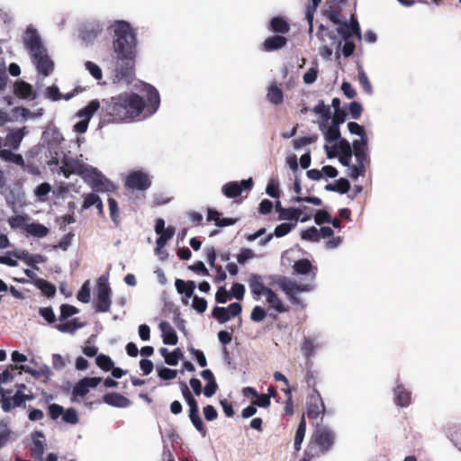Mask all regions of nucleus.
Returning a JSON list of instances; mask_svg holds the SVG:
<instances>
[{"mask_svg": "<svg viewBox=\"0 0 461 461\" xmlns=\"http://www.w3.org/2000/svg\"><path fill=\"white\" fill-rule=\"evenodd\" d=\"M99 108L100 102L98 100H92L86 107L79 110L76 116L80 121L74 125V131L77 133L86 132L91 118Z\"/></svg>", "mask_w": 461, "mask_h": 461, "instance_id": "nucleus-11", "label": "nucleus"}, {"mask_svg": "<svg viewBox=\"0 0 461 461\" xmlns=\"http://www.w3.org/2000/svg\"><path fill=\"white\" fill-rule=\"evenodd\" d=\"M336 435L333 430L326 427L318 428L312 436L310 450L316 455H324L333 447Z\"/></svg>", "mask_w": 461, "mask_h": 461, "instance_id": "nucleus-7", "label": "nucleus"}, {"mask_svg": "<svg viewBox=\"0 0 461 461\" xmlns=\"http://www.w3.org/2000/svg\"><path fill=\"white\" fill-rule=\"evenodd\" d=\"M263 296L265 297L269 309H273L276 312H284L286 311L281 299L271 289L267 291L266 294Z\"/></svg>", "mask_w": 461, "mask_h": 461, "instance_id": "nucleus-24", "label": "nucleus"}, {"mask_svg": "<svg viewBox=\"0 0 461 461\" xmlns=\"http://www.w3.org/2000/svg\"><path fill=\"white\" fill-rule=\"evenodd\" d=\"M38 70L44 76H48L53 69V63L47 55L46 50L38 56H32Z\"/></svg>", "mask_w": 461, "mask_h": 461, "instance_id": "nucleus-19", "label": "nucleus"}, {"mask_svg": "<svg viewBox=\"0 0 461 461\" xmlns=\"http://www.w3.org/2000/svg\"><path fill=\"white\" fill-rule=\"evenodd\" d=\"M116 62L113 74V83L130 84L135 77L137 50H113Z\"/></svg>", "mask_w": 461, "mask_h": 461, "instance_id": "nucleus-5", "label": "nucleus"}, {"mask_svg": "<svg viewBox=\"0 0 461 461\" xmlns=\"http://www.w3.org/2000/svg\"><path fill=\"white\" fill-rule=\"evenodd\" d=\"M267 98L271 103L279 104L283 101V92L276 85H271L268 88Z\"/></svg>", "mask_w": 461, "mask_h": 461, "instance_id": "nucleus-42", "label": "nucleus"}, {"mask_svg": "<svg viewBox=\"0 0 461 461\" xmlns=\"http://www.w3.org/2000/svg\"><path fill=\"white\" fill-rule=\"evenodd\" d=\"M104 400L107 404L119 408H125L131 404V402L126 397L118 393L106 394Z\"/></svg>", "mask_w": 461, "mask_h": 461, "instance_id": "nucleus-30", "label": "nucleus"}, {"mask_svg": "<svg viewBox=\"0 0 461 461\" xmlns=\"http://www.w3.org/2000/svg\"><path fill=\"white\" fill-rule=\"evenodd\" d=\"M192 307L199 313H203L207 308V302L205 299L194 296L193 299Z\"/></svg>", "mask_w": 461, "mask_h": 461, "instance_id": "nucleus-60", "label": "nucleus"}, {"mask_svg": "<svg viewBox=\"0 0 461 461\" xmlns=\"http://www.w3.org/2000/svg\"><path fill=\"white\" fill-rule=\"evenodd\" d=\"M25 231L28 236H32L35 238H43L49 234V229L38 222L28 223L25 226Z\"/></svg>", "mask_w": 461, "mask_h": 461, "instance_id": "nucleus-29", "label": "nucleus"}, {"mask_svg": "<svg viewBox=\"0 0 461 461\" xmlns=\"http://www.w3.org/2000/svg\"><path fill=\"white\" fill-rule=\"evenodd\" d=\"M0 158L8 162H12L15 165H19L22 167L24 166V160L23 157L19 154H14L8 149L0 150Z\"/></svg>", "mask_w": 461, "mask_h": 461, "instance_id": "nucleus-38", "label": "nucleus"}, {"mask_svg": "<svg viewBox=\"0 0 461 461\" xmlns=\"http://www.w3.org/2000/svg\"><path fill=\"white\" fill-rule=\"evenodd\" d=\"M324 412V404L320 397H312L307 407V414L312 419H317Z\"/></svg>", "mask_w": 461, "mask_h": 461, "instance_id": "nucleus-26", "label": "nucleus"}, {"mask_svg": "<svg viewBox=\"0 0 461 461\" xmlns=\"http://www.w3.org/2000/svg\"><path fill=\"white\" fill-rule=\"evenodd\" d=\"M159 330L162 334L163 342L167 345H176L178 341L177 335L174 328L167 321L159 323Z\"/></svg>", "mask_w": 461, "mask_h": 461, "instance_id": "nucleus-21", "label": "nucleus"}, {"mask_svg": "<svg viewBox=\"0 0 461 461\" xmlns=\"http://www.w3.org/2000/svg\"><path fill=\"white\" fill-rule=\"evenodd\" d=\"M113 33V50H137L136 33L125 21H115L110 25Z\"/></svg>", "mask_w": 461, "mask_h": 461, "instance_id": "nucleus-6", "label": "nucleus"}, {"mask_svg": "<svg viewBox=\"0 0 461 461\" xmlns=\"http://www.w3.org/2000/svg\"><path fill=\"white\" fill-rule=\"evenodd\" d=\"M11 369L12 370H18L19 374H21L22 372L30 374L31 375H32L35 378L41 377V375L44 373L43 369L35 370V369L31 368L28 366H23V365H22V366H11Z\"/></svg>", "mask_w": 461, "mask_h": 461, "instance_id": "nucleus-52", "label": "nucleus"}, {"mask_svg": "<svg viewBox=\"0 0 461 461\" xmlns=\"http://www.w3.org/2000/svg\"><path fill=\"white\" fill-rule=\"evenodd\" d=\"M100 31L99 28L95 27L86 28V30L81 32V37L85 41H90L99 34Z\"/></svg>", "mask_w": 461, "mask_h": 461, "instance_id": "nucleus-59", "label": "nucleus"}, {"mask_svg": "<svg viewBox=\"0 0 461 461\" xmlns=\"http://www.w3.org/2000/svg\"><path fill=\"white\" fill-rule=\"evenodd\" d=\"M32 443H33V447H32L33 455L36 457H41L42 455L44 454L45 446H46L45 437H44L43 433L41 431H34L32 434Z\"/></svg>", "mask_w": 461, "mask_h": 461, "instance_id": "nucleus-25", "label": "nucleus"}, {"mask_svg": "<svg viewBox=\"0 0 461 461\" xmlns=\"http://www.w3.org/2000/svg\"><path fill=\"white\" fill-rule=\"evenodd\" d=\"M357 78H358L359 84H360L361 87L363 88V90L367 95H372V93H373L372 85L368 79V77L366 76V74L365 73V71L361 66L357 67Z\"/></svg>", "mask_w": 461, "mask_h": 461, "instance_id": "nucleus-40", "label": "nucleus"}, {"mask_svg": "<svg viewBox=\"0 0 461 461\" xmlns=\"http://www.w3.org/2000/svg\"><path fill=\"white\" fill-rule=\"evenodd\" d=\"M255 399L252 401L254 405L258 407L267 408L270 405V399L267 394H258L254 397Z\"/></svg>", "mask_w": 461, "mask_h": 461, "instance_id": "nucleus-63", "label": "nucleus"}, {"mask_svg": "<svg viewBox=\"0 0 461 461\" xmlns=\"http://www.w3.org/2000/svg\"><path fill=\"white\" fill-rule=\"evenodd\" d=\"M77 313V309L72 305L63 304L60 307L59 321H65L68 317Z\"/></svg>", "mask_w": 461, "mask_h": 461, "instance_id": "nucleus-54", "label": "nucleus"}, {"mask_svg": "<svg viewBox=\"0 0 461 461\" xmlns=\"http://www.w3.org/2000/svg\"><path fill=\"white\" fill-rule=\"evenodd\" d=\"M35 399V395L25 384H16V392L14 396L9 397L4 403V411L8 412L16 407L23 405L25 402Z\"/></svg>", "mask_w": 461, "mask_h": 461, "instance_id": "nucleus-9", "label": "nucleus"}, {"mask_svg": "<svg viewBox=\"0 0 461 461\" xmlns=\"http://www.w3.org/2000/svg\"><path fill=\"white\" fill-rule=\"evenodd\" d=\"M95 205L99 212H103V203L99 196L95 194H88L85 196L83 208L88 209L91 206Z\"/></svg>", "mask_w": 461, "mask_h": 461, "instance_id": "nucleus-39", "label": "nucleus"}, {"mask_svg": "<svg viewBox=\"0 0 461 461\" xmlns=\"http://www.w3.org/2000/svg\"><path fill=\"white\" fill-rule=\"evenodd\" d=\"M295 228V223H281L275 229L274 235L276 238H282ZM273 238V234H268L266 238L260 240L259 245L266 246Z\"/></svg>", "mask_w": 461, "mask_h": 461, "instance_id": "nucleus-22", "label": "nucleus"}, {"mask_svg": "<svg viewBox=\"0 0 461 461\" xmlns=\"http://www.w3.org/2000/svg\"><path fill=\"white\" fill-rule=\"evenodd\" d=\"M111 293L108 278L105 276L99 277L96 288V308L99 312H106L109 311L112 303Z\"/></svg>", "mask_w": 461, "mask_h": 461, "instance_id": "nucleus-10", "label": "nucleus"}, {"mask_svg": "<svg viewBox=\"0 0 461 461\" xmlns=\"http://www.w3.org/2000/svg\"><path fill=\"white\" fill-rule=\"evenodd\" d=\"M101 382L100 377H86L80 380L73 389L75 396H85L91 388L96 387Z\"/></svg>", "mask_w": 461, "mask_h": 461, "instance_id": "nucleus-17", "label": "nucleus"}, {"mask_svg": "<svg viewBox=\"0 0 461 461\" xmlns=\"http://www.w3.org/2000/svg\"><path fill=\"white\" fill-rule=\"evenodd\" d=\"M175 233V229L173 227H167V230L158 234V239L157 240V246L155 249V253L158 256L161 260H164L167 258V255L163 252V248L166 246L167 242L172 239Z\"/></svg>", "mask_w": 461, "mask_h": 461, "instance_id": "nucleus-18", "label": "nucleus"}, {"mask_svg": "<svg viewBox=\"0 0 461 461\" xmlns=\"http://www.w3.org/2000/svg\"><path fill=\"white\" fill-rule=\"evenodd\" d=\"M220 216H221L220 213L214 210L208 211V220L215 221V224L218 227L230 226L235 222V221L232 219H230V218L221 219Z\"/></svg>", "mask_w": 461, "mask_h": 461, "instance_id": "nucleus-37", "label": "nucleus"}, {"mask_svg": "<svg viewBox=\"0 0 461 461\" xmlns=\"http://www.w3.org/2000/svg\"><path fill=\"white\" fill-rule=\"evenodd\" d=\"M175 286L179 294H184L186 298H191L194 294L195 283L194 281L185 282L184 280L176 279Z\"/></svg>", "mask_w": 461, "mask_h": 461, "instance_id": "nucleus-31", "label": "nucleus"}, {"mask_svg": "<svg viewBox=\"0 0 461 461\" xmlns=\"http://www.w3.org/2000/svg\"><path fill=\"white\" fill-rule=\"evenodd\" d=\"M90 282L86 281L77 294V299L82 303H87L90 301Z\"/></svg>", "mask_w": 461, "mask_h": 461, "instance_id": "nucleus-51", "label": "nucleus"}, {"mask_svg": "<svg viewBox=\"0 0 461 461\" xmlns=\"http://www.w3.org/2000/svg\"><path fill=\"white\" fill-rule=\"evenodd\" d=\"M393 402L396 406L405 408L411 403V392L402 382L396 381L393 387Z\"/></svg>", "mask_w": 461, "mask_h": 461, "instance_id": "nucleus-14", "label": "nucleus"}, {"mask_svg": "<svg viewBox=\"0 0 461 461\" xmlns=\"http://www.w3.org/2000/svg\"><path fill=\"white\" fill-rule=\"evenodd\" d=\"M0 264H4L9 267H17V258L14 256V250L6 252L4 256H0Z\"/></svg>", "mask_w": 461, "mask_h": 461, "instance_id": "nucleus-57", "label": "nucleus"}, {"mask_svg": "<svg viewBox=\"0 0 461 461\" xmlns=\"http://www.w3.org/2000/svg\"><path fill=\"white\" fill-rule=\"evenodd\" d=\"M313 112L320 116L318 121L320 131L322 132L326 144L324 149L329 158L339 157V162L348 167V176L357 179L365 173L367 163L366 146L367 138L364 128L357 122L348 123V129L352 134L360 136V140L353 142V146L347 140L339 139V123L330 117V109L323 102H319Z\"/></svg>", "mask_w": 461, "mask_h": 461, "instance_id": "nucleus-1", "label": "nucleus"}, {"mask_svg": "<svg viewBox=\"0 0 461 461\" xmlns=\"http://www.w3.org/2000/svg\"><path fill=\"white\" fill-rule=\"evenodd\" d=\"M96 365L104 371H108L113 367L112 359L105 355H99L96 357Z\"/></svg>", "mask_w": 461, "mask_h": 461, "instance_id": "nucleus-56", "label": "nucleus"}, {"mask_svg": "<svg viewBox=\"0 0 461 461\" xmlns=\"http://www.w3.org/2000/svg\"><path fill=\"white\" fill-rule=\"evenodd\" d=\"M253 185L252 178L242 180L241 182H229L225 184L221 191L229 198L237 197L243 190H250Z\"/></svg>", "mask_w": 461, "mask_h": 461, "instance_id": "nucleus-15", "label": "nucleus"}, {"mask_svg": "<svg viewBox=\"0 0 461 461\" xmlns=\"http://www.w3.org/2000/svg\"><path fill=\"white\" fill-rule=\"evenodd\" d=\"M143 92L146 103L134 93H123L112 97L108 107L109 115L119 122L135 119L143 113L146 116L155 113L160 104L158 92L148 84H143Z\"/></svg>", "mask_w": 461, "mask_h": 461, "instance_id": "nucleus-2", "label": "nucleus"}, {"mask_svg": "<svg viewBox=\"0 0 461 461\" xmlns=\"http://www.w3.org/2000/svg\"><path fill=\"white\" fill-rule=\"evenodd\" d=\"M27 221V215H14L8 219V223L10 227L14 230L21 228H23L25 230V226L28 225Z\"/></svg>", "mask_w": 461, "mask_h": 461, "instance_id": "nucleus-45", "label": "nucleus"}, {"mask_svg": "<svg viewBox=\"0 0 461 461\" xmlns=\"http://www.w3.org/2000/svg\"><path fill=\"white\" fill-rule=\"evenodd\" d=\"M301 238L303 240L311 242H318L320 240L319 230L316 227H311L301 233Z\"/></svg>", "mask_w": 461, "mask_h": 461, "instance_id": "nucleus-46", "label": "nucleus"}, {"mask_svg": "<svg viewBox=\"0 0 461 461\" xmlns=\"http://www.w3.org/2000/svg\"><path fill=\"white\" fill-rule=\"evenodd\" d=\"M39 313L41 314V316L42 318L45 319V321L48 323H53L55 321V320H56L55 314L53 312V310L50 307L41 308L40 311H39Z\"/></svg>", "mask_w": 461, "mask_h": 461, "instance_id": "nucleus-64", "label": "nucleus"}, {"mask_svg": "<svg viewBox=\"0 0 461 461\" xmlns=\"http://www.w3.org/2000/svg\"><path fill=\"white\" fill-rule=\"evenodd\" d=\"M302 216V210L299 208H285L282 210V214H279L278 219L280 221H293L294 223H297Z\"/></svg>", "mask_w": 461, "mask_h": 461, "instance_id": "nucleus-32", "label": "nucleus"}, {"mask_svg": "<svg viewBox=\"0 0 461 461\" xmlns=\"http://www.w3.org/2000/svg\"><path fill=\"white\" fill-rule=\"evenodd\" d=\"M62 420L69 424H76L78 422L77 412L75 409L69 408L67 411H63Z\"/></svg>", "mask_w": 461, "mask_h": 461, "instance_id": "nucleus-53", "label": "nucleus"}, {"mask_svg": "<svg viewBox=\"0 0 461 461\" xmlns=\"http://www.w3.org/2000/svg\"><path fill=\"white\" fill-rule=\"evenodd\" d=\"M158 375L163 380H172L176 377V370H173L167 367L158 368Z\"/></svg>", "mask_w": 461, "mask_h": 461, "instance_id": "nucleus-58", "label": "nucleus"}, {"mask_svg": "<svg viewBox=\"0 0 461 461\" xmlns=\"http://www.w3.org/2000/svg\"><path fill=\"white\" fill-rule=\"evenodd\" d=\"M320 347L314 339H306L302 345V351L306 357H311Z\"/></svg>", "mask_w": 461, "mask_h": 461, "instance_id": "nucleus-47", "label": "nucleus"}, {"mask_svg": "<svg viewBox=\"0 0 461 461\" xmlns=\"http://www.w3.org/2000/svg\"><path fill=\"white\" fill-rule=\"evenodd\" d=\"M249 285L256 299L265 295L267 291L270 289L264 285L262 277L258 275H253L250 276L249 280Z\"/></svg>", "mask_w": 461, "mask_h": 461, "instance_id": "nucleus-20", "label": "nucleus"}, {"mask_svg": "<svg viewBox=\"0 0 461 461\" xmlns=\"http://www.w3.org/2000/svg\"><path fill=\"white\" fill-rule=\"evenodd\" d=\"M270 26L274 32L281 33H286L290 28L288 23L280 17L273 18Z\"/></svg>", "mask_w": 461, "mask_h": 461, "instance_id": "nucleus-43", "label": "nucleus"}, {"mask_svg": "<svg viewBox=\"0 0 461 461\" xmlns=\"http://www.w3.org/2000/svg\"><path fill=\"white\" fill-rule=\"evenodd\" d=\"M305 432H306V422H305L304 417L303 416V418L298 425V428L296 429L294 441V447L296 451H299L302 447V443L304 439Z\"/></svg>", "mask_w": 461, "mask_h": 461, "instance_id": "nucleus-35", "label": "nucleus"}, {"mask_svg": "<svg viewBox=\"0 0 461 461\" xmlns=\"http://www.w3.org/2000/svg\"><path fill=\"white\" fill-rule=\"evenodd\" d=\"M266 316L267 312L264 308L261 306H255L251 312L250 318L253 321L260 322L266 318Z\"/></svg>", "mask_w": 461, "mask_h": 461, "instance_id": "nucleus-61", "label": "nucleus"}, {"mask_svg": "<svg viewBox=\"0 0 461 461\" xmlns=\"http://www.w3.org/2000/svg\"><path fill=\"white\" fill-rule=\"evenodd\" d=\"M127 188L145 191L151 185L149 175L143 170H134L129 173L125 180Z\"/></svg>", "mask_w": 461, "mask_h": 461, "instance_id": "nucleus-12", "label": "nucleus"}, {"mask_svg": "<svg viewBox=\"0 0 461 461\" xmlns=\"http://www.w3.org/2000/svg\"><path fill=\"white\" fill-rule=\"evenodd\" d=\"M85 68L86 70L96 80H101L103 77V72L101 68L92 62V61H86L85 63Z\"/></svg>", "mask_w": 461, "mask_h": 461, "instance_id": "nucleus-48", "label": "nucleus"}, {"mask_svg": "<svg viewBox=\"0 0 461 461\" xmlns=\"http://www.w3.org/2000/svg\"><path fill=\"white\" fill-rule=\"evenodd\" d=\"M60 173L66 177H68L71 174H77L97 191H111L114 188L113 184L95 167L77 160L65 158L63 165L60 167Z\"/></svg>", "mask_w": 461, "mask_h": 461, "instance_id": "nucleus-4", "label": "nucleus"}, {"mask_svg": "<svg viewBox=\"0 0 461 461\" xmlns=\"http://www.w3.org/2000/svg\"><path fill=\"white\" fill-rule=\"evenodd\" d=\"M60 173L66 177H68L71 174H77L97 191H111L114 188L113 184L95 167L77 160L65 158L63 165L60 167Z\"/></svg>", "mask_w": 461, "mask_h": 461, "instance_id": "nucleus-3", "label": "nucleus"}, {"mask_svg": "<svg viewBox=\"0 0 461 461\" xmlns=\"http://www.w3.org/2000/svg\"><path fill=\"white\" fill-rule=\"evenodd\" d=\"M315 274H312V281L309 283L297 282L289 278H279L277 281L278 286L288 296L291 302L294 304H301L300 299L297 297L299 293L310 292L314 288L313 279Z\"/></svg>", "mask_w": 461, "mask_h": 461, "instance_id": "nucleus-8", "label": "nucleus"}, {"mask_svg": "<svg viewBox=\"0 0 461 461\" xmlns=\"http://www.w3.org/2000/svg\"><path fill=\"white\" fill-rule=\"evenodd\" d=\"M184 357L183 352L180 348H175L172 352L169 353L168 357H167L166 363L169 366H176L178 361L182 359Z\"/></svg>", "mask_w": 461, "mask_h": 461, "instance_id": "nucleus-55", "label": "nucleus"}, {"mask_svg": "<svg viewBox=\"0 0 461 461\" xmlns=\"http://www.w3.org/2000/svg\"><path fill=\"white\" fill-rule=\"evenodd\" d=\"M255 258V253L250 249H242L237 257L240 264H244L248 260Z\"/></svg>", "mask_w": 461, "mask_h": 461, "instance_id": "nucleus-62", "label": "nucleus"}, {"mask_svg": "<svg viewBox=\"0 0 461 461\" xmlns=\"http://www.w3.org/2000/svg\"><path fill=\"white\" fill-rule=\"evenodd\" d=\"M14 116L16 120L22 118L23 120H27L29 118H33L36 116L42 115V110H39L37 113H32L30 110L23 107H16L14 109Z\"/></svg>", "mask_w": 461, "mask_h": 461, "instance_id": "nucleus-44", "label": "nucleus"}, {"mask_svg": "<svg viewBox=\"0 0 461 461\" xmlns=\"http://www.w3.org/2000/svg\"><path fill=\"white\" fill-rule=\"evenodd\" d=\"M350 188V184L346 178H339L334 183L328 184L325 186L327 191L338 192L340 194H346Z\"/></svg>", "mask_w": 461, "mask_h": 461, "instance_id": "nucleus-33", "label": "nucleus"}, {"mask_svg": "<svg viewBox=\"0 0 461 461\" xmlns=\"http://www.w3.org/2000/svg\"><path fill=\"white\" fill-rule=\"evenodd\" d=\"M266 193L274 198H277L280 195L279 192V182L275 178H271L267 185Z\"/></svg>", "mask_w": 461, "mask_h": 461, "instance_id": "nucleus-50", "label": "nucleus"}, {"mask_svg": "<svg viewBox=\"0 0 461 461\" xmlns=\"http://www.w3.org/2000/svg\"><path fill=\"white\" fill-rule=\"evenodd\" d=\"M83 327V324L80 323L77 319H73L70 321H67L63 323H59L56 326L57 330L60 332L73 334L79 328Z\"/></svg>", "mask_w": 461, "mask_h": 461, "instance_id": "nucleus-36", "label": "nucleus"}, {"mask_svg": "<svg viewBox=\"0 0 461 461\" xmlns=\"http://www.w3.org/2000/svg\"><path fill=\"white\" fill-rule=\"evenodd\" d=\"M286 43V39L283 36H272L267 38L264 42L265 50H275L281 49Z\"/></svg>", "mask_w": 461, "mask_h": 461, "instance_id": "nucleus-34", "label": "nucleus"}, {"mask_svg": "<svg viewBox=\"0 0 461 461\" xmlns=\"http://www.w3.org/2000/svg\"><path fill=\"white\" fill-rule=\"evenodd\" d=\"M339 32L344 37L356 35L358 39H361L359 25L354 16L351 17L349 23H345L339 28Z\"/></svg>", "mask_w": 461, "mask_h": 461, "instance_id": "nucleus-23", "label": "nucleus"}, {"mask_svg": "<svg viewBox=\"0 0 461 461\" xmlns=\"http://www.w3.org/2000/svg\"><path fill=\"white\" fill-rule=\"evenodd\" d=\"M23 42L25 48L30 51L32 57L38 56L41 53H43V50H46L42 45L39 33L32 26L27 28L23 36Z\"/></svg>", "mask_w": 461, "mask_h": 461, "instance_id": "nucleus-13", "label": "nucleus"}, {"mask_svg": "<svg viewBox=\"0 0 461 461\" xmlns=\"http://www.w3.org/2000/svg\"><path fill=\"white\" fill-rule=\"evenodd\" d=\"M23 137L24 129L10 131L5 137V145L11 149H16L19 148Z\"/></svg>", "mask_w": 461, "mask_h": 461, "instance_id": "nucleus-27", "label": "nucleus"}, {"mask_svg": "<svg viewBox=\"0 0 461 461\" xmlns=\"http://www.w3.org/2000/svg\"><path fill=\"white\" fill-rule=\"evenodd\" d=\"M241 312V305L239 303H233L228 307H215L212 310V315L221 323L227 322L231 317L239 315Z\"/></svg>", "mask_w": 461, "mask_h": 461, "instance_id": "nucleus-16", "label": "nucleus"}, {"mask_svg": "<svg viewBox=\"0 0 461 461\" xmlns=\"http://www.w3.org/2000/svg\"><path fill=\"white\" fill-rule=\"evenodd\" d=\"M37 286L41 289V291L47 296L50 297L55 294L56 288L54 285H52L50 283L43 280L39 279L37 281Z\"/></svg>", "mask_w": 461, "mask_h": 461, "instance_id": "nucleus-49", "label": "nucleus"}, {"mask_svg": "<svg viewBox=\"0 0 461 461\" xmlns=\"http://www.w3.org/2000/svg\"><path fill=\"white\" fill-rule=\"evenodd\" d=\"M293 269L296 274L307 275L312 270V266L308 259H301L294 262Z\"/></svg>", "mask_w": 461, "mask_h": 461, "instance_id": "nucleus-41", "label": "nucleus"}, {"mask_svg": "<svg viewBox=\"0 0 461 461\" xmlns=\"http://www.w3.org/2000/svg\"><path fill=\"white\" fill-rule=\"evenodd\" d=\"M14 92L16 96L23 99L35 97V95L32 92L31 85L27 84L24 81H17L14 84Z\"/></svg>", "mask_w": 461, "mask_h": 461, "instance_id": "nucleus-28", "label": "nucleus"}]
</instances>
